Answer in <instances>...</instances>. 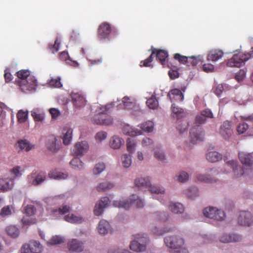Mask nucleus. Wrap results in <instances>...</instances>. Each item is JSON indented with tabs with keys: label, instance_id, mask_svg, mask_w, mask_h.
<instances>
[{
	"label": "nucleus",
	"instance_id": "nucleus-25",
	"mask_svg": "<svg viewBox=\"0 0 253 253\" xmlns=\"http://www.w3.org/2000/svg\"><path fill=\"white\" fill-rule=\"evenodd\" d=\"M14 185L13 180L11 178L0 179V190L6 191L12 188Z\"/></svg>",
	"mask_w": 253,
	"mask_h": 253
},
{
	"label": "nucleus",
	"instance_id": "nucleus-28",
	"mask_svg": "<svg viewBox=\"0 0 253 253\" xmlns=\"http://www.w3.org/2000/svg\"><path fill=\"white\" fill-rule=\"evenodd\" d=\"M124 143V140L120 137L115 135L110 140V145L114 149L120 148L121 146Z\"/></svg>",
	"mask_w": 253,
	"mask_h": 253
},
{
	"label": "nucleus",
	"instance_id": "nucleus-40",
	"mask_svg": "<svg viewBox=\"0 0 253 253\" xmlns=\"http://www.w3.org/2000/svg\"><path fill=\"white\" fill-rule=\"evenodd\" d=\"M70 165L74 169H82L84 168V164L81 160L78 157H75L70 162Z\"/></svg>",
	"mask_w": 253,
	"mask_h": 253
},
{
	"label": "nucleus",
	"instance_id": "nucleus-4",
	"mask_svg": "<svg viewBox=\"0 0 253 253\" xmlns=\"http://www.w3.org/2000/svg\"><path fill=\"white\" fill-rule=\"evenodd\" d=\"M133 204H135L136 207L138 208H142L144 206L143 201L134 195H132L128 199L116 200L113 202L114 207L122 208L126 210L128 209Z\"/></svg>",
	"mask_w": 253,
	"mask_h": 253
},
{
	"label": "nucleus",
	"instance_id": "nucleus-10",
	"mask_svg": "<svg viewBox=\"0 0 253 253\" xmlns=\"http://www.w3.org/2000/svg\"><path fill=\"white\" fill-rule=\"evenodd\" d=\"M112 31L110 24L107 22H102L98 27L97 31L98 38L100 40L108 39L109 36Z\"/></svg>",
	"mask_w": 253,
	"mask_h": 253
},
{
	"label": "nucleus",
	"instance_id": "nucleus-55",
	"mask_svg": "<svg viewBox=\"0 0 253 253\" xmlns=\"http://www.w3.org/2000/svg\"><path fill=\"white\" fill-rule=\"evenodd\" d=\"M71 210V208L67 205L63 206L62 207L60 208L59 209H55L52 210V212L56 213L58 212L60 214H64L68 212Z\"/></svg>",
	"mask_w": 253,
	"mask_h": 253
},
{
	"label": "nucleus",
	"instance_id": "nucleus-20",
	"mask_svg": "<svg viewBox=\"0 0 253 253\" xmlns=\"http://www.w3.org/2000/svg\"><path fill=\"white\" fill-rule=\"evenodd\" d=\"M69 250L75 252H81L84 249L83 243L77 239H73L68 243Z\"/></svg>",
	"mask_w": 253,
	"mask_h": 253
},
{
	"label": "nucleus",
	"instance_id": "nucleus-54",
	"mask_svg": "<svg viewBox=\"0 0 253 253\" xmlns=\"http://www.w3.org/2000/svg\"><path fill=\"white\" fill-rule=\"evenodd\" d=\"M64 242V239L59 236H53L48 243L51 245L60 244Z\"/></svg>",
	"mask_w": 253,
	"mask_h": 253
},
{
	"label": "nucleus",
	"instance_id": "nucleus-31",
	"mask_svg": "<svg viewBox=\"0 0 253 253\" xmlns=\"http://www.w3.org/2000/svg\"><path fill=\"white\" fill-rule=\"evenodd\" d=\"M110 229V224L108 221L105 220H101L98 224V231L100 234H107Z\"/></svg>",
	"mask_w": 253,
	"mask_h": 253
},
{
	"label": "nucleus",
	"instance_id": "nucleus-37",
	"mask_svg": "<svg viewBox=\"0 0 253 253\" xmlns=\"http://www.w3.org/2000/svg\"><path fill=\"white\" fill-rule=\"evenodd\" d=\"M6 231L8 235L12 238H16L19 234L18 229L15 226L10 225L8 226L6 229Z\"/></svg>",
	"mask_w": 253,
	"mask_h": 253
},
{
	"label": "nucleus",
	"instance_id": "nucleus-48",
	"mask_svg": "<svg viewBox=\"0 0 253 253\" xmlns=\"http://www.w3.org/2000/svg\"><path fill=\"white\" fill-rule=\"evenodd\" d=\"M148 107L152 109H155L158 106V101L155 97H151L148 99L146 101Z\"/></svg>",
	"mask_w": 253,
	"mask_h": 253
},
{
	"label": "nucleus",
	"instance_id": "nucleus-3",
	"mask_svg": "<svg viewBox=\"0 0 253 253\" xmlns=\"http://www.w3.org/2000/svg\"><path fill=\"white\" fill-rule=\"evenodd\" d=\"M134 239L130 244V249L136 252H142L146 249L148 239L146 235L136 234L133 235Z\"/></svg>",
	"mask_w": 253,
	"mask_h": 253
},
{
	"label": "nucleus",
	"instance_id": "nucleus-9",
	"mask_svg": "<svg viewBox=\"0 0 253 253\" xmlns=\"http://www.w3.org/2000/svg\"><path fill=\"white\" fill-rule=\"evenodd\" d=\"M46 177V173L44 171H33L28 175L27 180L29 184L37 186L42 183L45 180Z\"/></svg>",
	"mask_w": 253,
	"mask_h": 253
},
{
	"label": "nucleus",
	"instance_id": "nucleus-17",
	"mask_svg": "<svg viewBox=\"0 0 253 253\" xmlns=\"http://www.w3.org/2000/svg\"><path fill=\"white\" fill-rule=\"evenodd\" d=\"M238 156L243 165L246 167H248L249 170L251 171L252 170V166L253 164V158L252 154L242 152L239 153Z\"/></svg>",
	"mask_w": 253,
	"mask_h": 253
},
{
	"label": "nucleus",
	"instance_id": "nucleus-43",
	"mask_svg": "<svg viewBox=\"0 0 253 253\" xmlns=\"http://www.w3.org/2000/svg\"><path fill=\"white\" fill-rule=\"evenodd\" d=\"M114 187L113 183L110 182H103L100 183L97 187V190L98 191H105L107 190L111 189Z\"/></svg>",
	"mask_w": 253,
	"mask_h": 253
},
{
	"label": "nucleus",
	"instance_id": "nucleus-64",
	"mask_svg": "<svg viewBox=\"0 0 253 253\" xmlns=\"http://www.w3.org/2000/svg\"><path fill=\"white\" fill-rule=\"evenodd\" d=\"M108 253H131L128 250H123L120 251L116 247L110 248L108 250Z\"/></svg>",
	"mask_w": 253,
	"mask_h": 253
},
{
	"label": "nucleus",
	"instance_id": "nucleus-23",
	"mask_svg": "<svg viewBox=\"0 0 253 253\" xmlns=\"http://www.w3.org/2000/svg\"><path fill=\"white\" fill-rule=\"evenodd\" d=\"M224 54V52L221 50L217 49H212L211 50L207 56L208 61L215 62L221 58Z\"/></svg>",
	"mask_w": 253,
	"mask_h": 253
},
{
	"label": "nucleus",
	"instance_id": "nucleus-60",
	"mask_svg": "<svg viewBox=\"0 0 253 253\" xmlns=\"http://www.w3.org/2000/svg\"><path fill=\"white\" fill-rule=\"evenodd\" d=\"M23 171V169H22L20 166L14 167L10 170L11 172L16 177L21 176Z\"/></svg>",
	"mask_w": 253,
	"mask_h": 253
},
{
	"label": "nucleus",
	"instance_id": "nucleus-57",
	"mask_svg": "<svg viewBox=\"0 0 253 253\" xmlns=\"http://www.w3.org/2000/svg\"><path fill=\"white\" fill-rule=\"evenodd\" d=\"M60 43V41L57 38L53 44H49L48 48L50 51L53 53L57 52L59 50Z\"/></svg>",
	"mask_w": 253,
	"mask_h": 253
},
{
	"label": "nucleus",
	"instance_id": "nucleus-50",
	"mask_svg": "<svg viewBox=\"0 0 253 253\" xmlns=\"http://www.w3.org/2000/svg\"><path fill=\"white\" fill-rule=\"evenodd\" d=\"M174 58L178 61L180 63L187 65L189 56H183L179 53L174 54Z\"/></svg>",
	"mask_w": 253,
	"mask_h": 253
},
{
	"label": "nucleus",
	"instance_id": "nucleus-56",
	"mask_svg": "<svg viewBox=\"0 0 253 253\" xmlns=\"http://www.w3.org/2000/svg\"><path fill=\"white\" fill-rule=\"evenodd\" d=\"M105 169V166L104 163H99L96 164L93 169V172L94 174H98L102 172Z\"/></svg>",
	"mask_w": 253,
	"mask_h": 253
},
{
	"label": "nucleus",
	"instance_id": "nucleus-22",
	"mask_svg": "<svg viewBox=\"0 0 253 253\" xmlns=\"http://www.w3.org/2000/svg\"><path fill=\"white\" fill-rule=\"evenodd\" d=\"M242 237L236 234H223L220 239V241L222 243L237 242L241 241Z\"/></svg>",
	"mask_w": 253,
	"mask_h": 253
},
{
	"label": "nucleus",
	"instance_id": "nucleus-44",
	"mask_svg": "<svg viewBox=\"0 0 253 253\" xmlns=\"http://www.w3.org/2000/svg\"><path fill=\"white\" fill-rule=\"evenodd\" d=\"M154 218L158 221H166L169 217L168 214L165 212H157L154 214Z\"/></svg>",
	"mask_w": 253,
	"mask_h": 253
},
{
	"label": "nucleus",
	"instance_id": "nucleus-1",
	"mask_svg": "<svg viewBox=\"0 0 253 253\" xmlns=\"http://www.w3.org/2000/svg\"><path fill=\"white\" fill-rule=\"evenodd\" d=\"M207 119L201 114L196 116L195 124L190 131V137L191 142L193 143H196L203 140L204 131L201 125L206 122Z\"/></svg>",
	"mask_w": 253,
	"mask_h": 253
},
{
	"label": "nucleus",
	"instance_id": "nucleus-39",
	"mask_svg": "<svg viewBox=\"0 0 253 253\" xmlns=\"http://www.w3.org/2000/svg\"><path fill=\"white\" fill-rule=\"evenodd\" d=\"M123 132L125 134L131 136L141 134V130H134L129 126H124L123 128Z\"/></svg>",
	"mask_w": 253,
	"mask_h": 253
},
{
	"label": "nucleus",
	"instance_id": "nucleus-29",
	"mask_svg": "<svg viewBox=\"0 0 253 253\" xmlns=\"http://www.w3.org/2000/svg\"><path fill=\"white\" fill-rule=\"evenodd\" d=\"M135 184L136 186L140 189L149 187L150 184L149 178L147 177L136 178L135 180Z\"/></svg>",
	"mask_w": 253,
	"mask_h": 253
},
{
	"label": "nucleus",
	"instance_id": "nucleus-15",
	"mask_svg": "<svg viewBox=\"0 0 253 253\" xmlns=\"http://www.w3.org/2000/svg\"><path fill=\"white\" fill-rule=\"evenodd\" d=\"M88 148L89 146L86 141H83L78 142L74 146L73 154L76 156H82L87 151Z\"/></svg>",
	"mask_w": 253,
	"mask_h": 253
},
{
	"label": "nucleus",
	"instance_id": "nucleus-47",
	"mask_svg": "<svg viewBox=\"0 0 253 253\" xmlns=\"http://www.w3.org/2000/svg\"><path fill=\"white\" fill-rule=\"evenodd\" d=\"M136 143L133 139L128 138L126 141L127 150L130 154H132L135 149Z\"/></svg>",
	"mask_w": 253,
	"mask_h": 253
},
{
	"label": "nucleus",
	"instance_id": "nucleus-12",
	"mask_svg": "<svg viewBox=\"0 0 253 253\" xmlns=\"http://www.w3.org/2000/svg\"><path fill=\"white\" fill-rule=\"evenodd\" d=\"M93 124L102 125H109L113 122L112 119L107 114H96L92 119Z\"/></svg>",
	"mask_w": 253,
	"mask_h": 253
},
{
	"label": "nucleus",
	"instance_id": "nucleus-63",
	"mask_svg": "<svg viewBox=\"0 0 253 253\" xmlns=\"http://www.w3.org/2000/svg\"><path fill=\"white\" fill-rule=\"evenodd\" d=\"M189 178L188 173L186 172L182 171L179 173L177 176V180L180 182H184L186 181Z\"/></svg>",
	"mask_w": 253,
	"mask_h": 253
},
{
	"label": "nucleus",
	"instance_id": "nucleus-24",
	"mask_svg": "<svg viewBox=\"0 0 253 253\" xmlns=\"http://www.w3.org/2000/svg\"><path fill=\"white\" fill-rule=\"evenodd\" d=\"M216 173V170L213 169H211L210 173L206 175L199 174L197 176V179L198 181L204 182L206 183H212L216 181V179L211 177V176L214 175V173Z\"/></svg>",
	"mask_w": 253,
	"mask_h": 253
},
{
	"label": "nucleus",
	"instance_id": "nucleus-41",
	"mask_svg": "<svg viewBox=\"0 0 253 253\" xmlns=\"http://www.w3.org/2000/svg\"><path fill=\"white\" fill-rule=\"evenodd\" d=\"M122 165L125 168H128L131 164V156L130 155L124 154L122 156Z\"/></svg>",
	"mask_w": 253,
	"mask_h": 253
},
{
	"label": "nucleus",
	"instance_id": "nucleus-49",
	"mask_svg": "<svg viewBox=\"0 0 253 253\" xmlns=\"http://www.w3.org/2000/svg\"><path fill=\"white\" fill-rule=\"evenodd\" d=\"M17 118L18 122L20 123H24L28 118V112L20 110L17 114Z\"/></svg>",
	"mask_w": 253,
	"mask_h": 253
},
{
	"label": "nucleus",
	"instance_id": "nucleus-11",
	"mask_svg": "<svg viewBox=\"0 0 253 253\" xmlns=\"http://www.w3.org/2000/svg\"><path fill=\"white\" fill-rule=\"evenodd\" d=\"M219 133L224 139H228L233 133L231 122H224L220 127Z\"/></svg>",
	"mask_w": 253,
	"mask_h": 253
},
{
	"label": "nucleus",
	"instance_id": "nucleus-45",
	"mask_svg": "<svg viewBox=\"0 0 253 253\" xmlns=\"http://www.w3.org/2000/svg\"><path fill=\"white\" fill-rule=\"evenodd\" d=\"M17 76L19 79V80L27 79L29 77H32L30 75V72L28 70H21L16 73Z\"/></svg>",
	"mask_w": 253,
	"mask_h": 253
},
{
	"label": "nucleus",
	"instance_id": "nucleus-26",
	"mask_svg": "<svg viewBox=\"0 0 253 253\" xmlns=\"http://www.w3.org/2000/svg\"><path fill=\"white\" fill-rule=\"evenodd\" d=\"M63 133V142L64 145H69L72 139L73 130L70 128H65L62 131Z\"/></svg>",
	"mask_w": 253,
	"mask_h": 253
},
{
	"label": "nucleus",
	"instance_id": "nucleus-27",
	"mask_svg": "<svg viewBox=\"0 0 253 253\" xmlns=\"http://www.w3.org/2000/svg\"><path fill=\"white\" fill-rule=\"evenodd\" d=\"M57 139L54 136L49 137L46 143L47 149L51 152H55L59 149L58 146L57 145L56 142Z\"/></svg>",
	"mask_w": 253,
	"mask_h": 253
},
{
	"label": "nucleus",
	"instance_id": "nucleus-19",
	"mask_svg": "<svg viewBox=\"0 0 253 253\" xmlns=\"http://www.w3.org/2000/svg\"><path fill=\"white\" fill-rule=\"evenodd\" d=\"M168 96L173 103H174V102H180L184 100V95L180 90L177 88L170 90Z\"/></svg>",
	"mask_w": 253,
	"mask_h": 253
},
{
	"label": "nucleus",
	"instance_id": "nucleus-5",
	"mask_svg": "<svg viewBox=\"0 0 253 253\" xmlns=\"http://www.w3.org/2000/svg\"><path fill=\"white\" fill-rule=\"evenodd\" d=\"M251 57H253V50L247 53L239 52L234 54L233 57L228 60L227 66L231 67H240Z\"/></svg>",
	"mask_w": 253,
	"mask_h": 253
},
{
	"label": "nucleus",
	"instance_id": "nucleus-34",
	"mask_svg": "<svg viewBox=\"0 0 253 253\" xmlns=\"http://www.w3.org/2000/svg\"><path fill=\"white\" fill-rule=\"evenodd\" d=\"M169 209L174 213H181L184 211L183 205L179 203H171L169 206Z\"/></svg>",
	"mask_w": 253,
	"mask_h": 253
},
{
	"label": "nucleus",
	"instance_id": "nucleus-2",
	"mask_svg": "<svg viewBox=\"0 0 253 253\" xmlns=\"http://www.w3.org/2000/svg\"><path fill=\"white\" fill-rule=\"evenodd\" d=\"M166 245L172 249L171 253H188V251L185 248H182L184 244V241L176 236L167 237L164 239Z\"/></svg>",
	"mask_w": 253,
	"mask_h": 253
},
{
	"label": "nucleus",
	"instance_id": "nucleus-16",
	"mask_svg": "<svg viewBox=\"0 0 253 253\" xmlns=\"http://www.w3.org/2000/svg\"><path fill=\"white\" fill-rule=\"evenodd\" d=\"M226 166L227 168H230L232 169L234 176L239 177L246 173V172L238 165L237 161H229L226 163Z\"/></svg>",
	"mask_w": 253,
	"mask_h": 253
},
{
	"label": "nucleus",
	"instance_id": "nucleus-61",
	"mask_svg": "<svg viewBox=\"0 0 253 253\" xmlns=\"http://www.w3.org/2000/svg\"><path fill=\"white\" fill-rule=\"evenodd\" d=\"M12 213L11 210L9 206H6L4 207L0 211V215L2 217L10 215Z\"/></svg>",
	"mask_w": 253,
	"mask_h": 253
},
{
	"label": "nucleus",
	"instance_id": "nucleus-62",
	"mask_svg": "<svg viewBox=\"0 0 253 253\" xmlns=\"http://www.w3.org/2000/svg\"><path fill=\"white\" fill-rule=\"evenodd\" d=\"M36 209L32 205H28L25 208V213L28 216H31L35 213Z\"/></svg>",
	"mask_w": 253,
	"mask_h": 253
},
{
	"label": "nucleus",
	"instance_id": "nucleus-59",
	"mask_svg": "<svg viewBox=\"0 0 253 253\" xmlns=\"http://www.w3.org/2000/svg\"><path fill=\"white\" fill-rule=\"evenodd\" d=\"M61 79L59 77L56 78H51L49 82V84L55 87H60L62 86V84L60 82Z\"/></svg>",
	"mask_w": 253,
	"mask_h": 253
},
{
	"label": "nucleus",
	"instance_id": "nucleus-38",
	"mask_svg": "<svg viewBox=\"0 0 253 253\" xmlns=\"http://www.w3.org/2000/svg\"><path fill=\"white\" fill-rule=\"evenodd\" d=\"M59 57L61 60L67 61L69 64H70V62H71V64L72 66H77L78 65V63L76 61H72L70 59L68 53L66 51L61 52L59 55Z\"/></svg>",
	"mask_w": 253,
	"mask_h": 253
},
{
	"label": "nucleus",
	"instance_id": "nucleus-36",
	"mask_svg": "<svg viewBox=\"0 0 253 253\" xmlns=\"http://www.w3.org/2000/svg\"><path fill=\"white\" fill-rule=\"evenodd\" d=\"M17 144L21 150L25 149L26 151H29L33 147V146L26 140H19Z\"/></svg>",
	"mask_w": 253,
	"mask_h": 253
},
{
	"label": "nucleus",
	"instance_id": "nucleus-35",
	"mask_svg": "<svg viewBox=\"0 0 253 253\" xmlns=\"http://www.w3.org/2000/svg\"><path fill=\"white\" fill-rule=\"evenodd\" d=\"M30 246L33 253H41L43 250L42 246L39 242L32 241L30 242Z\"/></svg>",
	"mask_w": 253,
	"mask_h": 253
},
{
	"label": "nucleus",
	"instance_id": "nucleus-52",
	"mask_svg": "<svg viewBox=\"0 0 253 253\" xmlns=\"http://www.w3.org/2000/svg\"><path fill=\"white\" fill-rule=\"evenodd\" d=\"M31 115L35 122H42L44 120V114L38 111H33L31 112Z\"/></svg>",
	"mask_w": 253,
	"mask_h": 253
},
{
	"label": "nucleus",
	"instance_id": "nucleus-33",
	"mask_svg": "<svg viewBox=\"0 0 253 253\" xmlns=\"http://www.w3.org/2000/svg\"><path fill=\"white\" fill-rule=\"evenodd\" d=\"M202 62V56L201 55L189 56L187 66H195Z\"/></svg>",
	"mask_w": 253,
	"mask_h": 253
},
{
	"label": "nucleus",
	"instance_id": "nucleus-21",
	"mask_svg": "<svg viewBox=\"0 0 253 253\" xmlns=\"http://www.w3.org/2000/svg\"><path fill=\"white\" fill-rule=\"evenodd\" d=\"M171 110L172 117L176 119L178 121L186 116V113L184 112L183 109L176 106L174 103H172L171 105Z\"/></svg>",
	"mask_w": 253,
	"mask_h": 253
},
{
	"label": "nucleus",
	"instance_id": "nucleus-18",
	"mask_svg": "<svg viewBox=\"0 0 253 253\" xmlns=\"http://www.w3.org/2000/svg\"><path fill=\"white\" fill-rule=\"evenodd\" d=\"M109 203V199L107 197L101 198L99 203L95 206L94 214L96 216L101 215L103 212L104 209L107 207Z\"/></svg>",
	"mask_w": 253,
	"mask_h": 253
},
{
	"label": "nucleus",
	"instance_id": "nucleus-14",
	"mask_svg": "<svg viewBox=\"0 0 253 253\" xmlns=\"http://www.w3.org/2000/svg\"><path fill=\"white\" fill-rule=\"evenodd\" d=\"M71 96L73 105L75 107L80 108L86 104L85 98L81 93L73 92L71 94Z\"/></svg>",
	"mask_w": 253,
	"mask_h": 253
},
{
	"label": "nucleus",
	"instance_id": "nucleus-53",
	"mask_svg": "<svg viewBox=\"0 0 253 253\" xmlns=\"http://www.w3.org/2000/svg\"><path fill=\"white\" fill-rule=\"evenodd\" d=\"M187 196L191 199H194L198 196V190L196 187L189 189L186 193Z\"/></svg>",
	"mask_w": 253,
	"mask_h": 253
},
{
	"label": "nucleus",
	"instance_id": "nucleus-58",
	"mask_svg": "<svg viewBox=\"0 0 253 253\" xmlns=\"http://www.w3.org/2000/svg\"><path fill=\"white\" fill-rule=\"evenodd\" d=\"M149 190L152 193L155 194H163L165 190L162 187H160L158 186H152L150 184L149 186Z\"/></svg>",
	"mask_w": 253,
	"mask_h": 253
},
{
	"label": "nucleus",
	"instance_id": "nucleus-42",
	"mask_svg": "<svg viewBox=\"0 0 253 253\" xmlns=\"http://www.w3.org/2000/svg\"><path fill=\"white\" fill-rule=\"evenodd\" d=\"M188 126V123L186 121L182 120L178 122L176 128L180 133L186 131Z\"/></svg>",
	"mask_w": 253,
	"mask_h": 253
},
{
	"label": "nucleus",
	"instance_id": "nucleus-30",
	"mask_svg": "<svg viewBox=\"0 0 253 253\" xmlns=\"http://www.w3.org/2000/svg\"><path fill=\"white\" fill-rule=\"evenodd\" d=\"M64 219L67 222L71 223H81L84 221V219L79 216H76L74 214H69L64 216Z\"/></svg>",
	"mask_w": 253,
	"mask_h": 253
},
{
	"label": "nucleus",
	"instance_id": "nucleus-51",
	"mask_svg": "<svg viewBox=\"0 0 253 253\" xmlns=\"http://www.w3.org/2000/svg\"><path fill=\"white\" fill-rule=\"evenodd\" d=\"M114 105V102L108 104L105 106H101L99 107L98 114H107V112Z\"/></svg>",
	"mask_w": 253,
	"mask_h": 253
},
{
	"label": "nucleus",
	"instance_id": "nucleus-7",
	"mask_svg": "<svg viewBox=\"0 0 253 253\" xmlns=\"http://www.w3.org/2000/svg\"><path fill=\"white\" fill-rule=\"evenodd\" d=\"M17 83L20 88L24 92L35 90L37 86V80L33 76L29 77L27 79L18 80Z\"/></svg>",
	"mask_w": 253,
	"mask_h": 253
},
{
	"label": "nucleus",
	"instance_id": "nucleus-13",
	"mask_svg": "<svg viewBox=\"0 0 253 253\" xmlns=\"http://www.w3.org/2000/svg\"><path fill=\"white\" fill-rule=\"evenodd\" d=\"M238 222L241 225L250 226L253 223V216L250 212L242 211L238 217Z\"/></svg>",
	"mask_w": 253,
	"mask_h": 253
},
{
	"label": "nucleus",
	"instance_id": "nucleus-8",
	"mask_svg": "<svg viewBox=\"0 0 253 253\" xmlns=\"http://www.w3.org/2000/svg\"><path fill=\"white\" fill-rule=\"evenodd\" d=\"M203 213L207 217L218 221L223 220L225 217V214L223 211L213 207L205 208L203 211Z\"/></svg>",
	"mask_w": 253,
	"mask_h": 253
},
{
	"label": "nucleus",
	"instance_id": "nucleus-6",
	"mask_svg": "<svg viewBox=\"0 0 253 253\" xmlns=\"http://www.w3.org/2000/svg\"><path fill=\"white\" fill-rule=\"evenodd\" d=\"M156 54L157 59L160 61L161 63L165 66L166 64V59L168 57V52L164 50H158L154 49L152 50L151 54L149 57L144 60H142L140 63V66L150 67L151 63L153 60V55Z\"/></svg>",
	"mask_w": 253,
	"mask_h": 253
},
{
	"label": "nucleus",
	"instance_id": "nucleus-32",
	"mask_svg": "<svg viewBox=\"0 0 253 253\" xmlns=\"http://www.w3.org/2000/svg\"><path fill=\"white\" fill-rule=\"evenodd\" d=\"M208 161L211 163L216 162L222 159L221 155L217 152H210L206 155Z\"/></svg>",
	"mask_w": 253,
	"mask_h": 253
},
{
	"label": "nucleus",
	"instance_id": "nucleus-46",
	"mask_svg": "<svg viewBox=\"0 0 253 253\" xmlns=\"http://www.w3.org/2000/svg\"><path fill=\"white\" fill-rule=\"evenodd\" d=\"M154 127V124L152 122L148 121L143 123L141 125V128L142 130L145 132H149L153 130Z\"/></svg>",
	"mask_w": 253,
	"mask_h": 253
}]
</instances>
